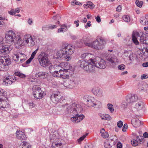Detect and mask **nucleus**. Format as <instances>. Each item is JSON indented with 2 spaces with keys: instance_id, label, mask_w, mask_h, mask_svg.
I'll list each match as a JSON object with an SVG mask.
<instances>
[{
  "instance_id": "obj_1",
  "label": "nucleus",
  "mask_w": 148,
  "mask_h": 148,
  "mask_svg": "<svg viewBox=\"0 0 148 148\" xmlns=\"http://www.w3.org/2000/svg\"><path fill=\"white\" fill-rule=\"evenodd\" d=\"M82 109L81 106L76 103H74L69 105L66 103L59 106L58 109L59 112L63 113L66 111L68 113L73 114L75 116L71 118V120L73 122L78 123L82 121L84 117L83 115L78 114V113L81 112Z\"/></svg>"
},
{
  "instance_id": "obj_2",
  "label": "nucleus",
  "mask_w": 148,
  "mask_h": 148,
  "mask_svg": "<svg viewBox=\"0 0 148 148\" xmlns=\"http://www.w3.org/2000/svg\"><path fill=\"white\" fill-rule=\"evenodd\" d=\"M61 69L59 71H55L52 73L53 76L55 77H61L64 79H68L74 74V68L67 62H62L58 66Z\"/></svg>"
},
{
  "instance_id": "obj_3",
  "label": "nucleus",
  "mask_w": 148,
  "mask_h": 148,
  "mask_svg": "<svg viewBox=\"0 0 148 148\" xmlns=\"http://www.w3.org/2000/svg\"><path fill=\"white\" fill-rule=\"evenodd\" d=\"M74 51L72 46L68 44H63L61 49L57 52V56L59 58L69 61L71 59V55L73 53Z\"/></svg>"
},
{
  "instance_id": "obj_4",
  "label": "nucleus",
  "mask_w": 148,
  "mask_h": 148,
  "mask_svg": "<svg viewBox=\"0 0 148 148\" xmlns=\"http://www.w3.org/2000/svg\"><path fill=\"white\" fill-rule=\"evenodd\" d=\"M99 57H96L95 58H90L88 60L87 62L85 60H80L78 62V64L80 66L81 68L83 69L86 71L90 72L93 71L95 70L96 66V60Z\"/></svg>"
},
{
  "instance_id": "obj_5",
  "label": "nucleus",
  "mask_w": 148,
  "mask_h": 148,
  "mask_svg": "<svg viewBox=\"0 0 148 148\" xmlns=\"http://www.w3.org/2000/svg\"><path fill=\"white\" fill-rule=\"evenodd\" d=\"M139 38L140 43L143 44L148 45V37H146L145 34L143 33H139L136 31L133 32L132 36V41L136 45H138L140 43L137 40Z\"/></svg>"
},
{
  "instance_id": "obj_6",
  "label": "nucleus",
  "mask_w": 148,
  "mask_h": 148,
  "mask_svg": "<svg viewBox=\"0 0 148 148\" xmlns=\"http://www.w3.org/2000/svg\"><path fill=\"white\" fill-rule=\"evenodd\" d=\"M83 99L88 107L92 106L98 108L101 106V103L100 101L96 100L93 97L87 95H85Z\"/></svg>"
},
{
  "instance_id": "obj_7",
  "label": "nucleus",
  "mask_w": 148,
  "mask_h": 148,
  "mask_svg": "<svg viewBox=\"0 0 148 148\" xmlns=\"http://www.w3.org/2000/svg\"><path fill=\"white\" fill-rule=\"evenodd\" d=\"M37 59L40 65L42 67H46L51 64L48 55L46 53L42 52L38 56Z\"/></svg>"
},
{
  "instance_id": "obj_8",
  "label": "nucleus",
  "mask_w": 148,
  "mask_h": 148,
  "mask_svg": "<svg viewBox=\"0 0 148 148\" xmlns=\"http://www.w3.org/2000/svg\"><path fill=\"white\" fill-rule=\"evenodd\" d=\"M11 64L9 56H0V71H6L8 69V65Z\"/></svg>"
},
{
  "instance_id": "obj_9",
  "label": "nucleus",
  "mask_w": 148,
  "mask_h": 148,
  "mask_svg": "<svg viewBox=\"0 0 148 148\" xmlns=\"http://www.w3.org/2000/svg\"><path fill=\"white\" fill-rule=\"evenodd\" d=\"M138 97L137 95L135 94H130L127 96L126 97V100L127 103L125 104L122 103V105H124V107L126 106L128 104L136 102L138 100Z\"/></svg>"
},
{
  "instance_id": "obj_10",
  "label": "nucleus",
  "mask_w": 148,
  "mask_h": 148,
  "mask_svg": "<svg viewBox=\"0 0 148 148\" xmlns=\"http://www.w3.org/2000/svg\"><path fill=\"white\" fill-rule=\"evenodd\" d=\"M5 38L7 42H12L14 41L16 38V34L12 31H9L6 33Z\"/></svg>"
},
{
  "instance_id": "obj_11",
  "label": "nucleus",
  "mask_w": 148,
  "mask_h": 148,
  "mask_svg": "<svg viewBox=\"0 0 148 148\" xmlns=\"http://www.w3.org/2000/svg\"><path fill=\"white\" fill-rule=\"evenodd\" d=\"M12 49V47L11 46H9L3 45L0 42V53L3 54L9 53Z\"/></svg>"
},
{
  "instance_id": "obj_12",
  "label": "nucleus",
  "mask_w": 148,
  "mask_h": 148,
  "mask_svg": "<svg viewBox=\"0 0 148 148\" xmlns=\"http://www.w3.org/2000/svg\"><path fill=\"white\" fill-rule=\"evenodd\" d=\"M62 98L60 92H57L53 93L51 96L50 99L53 103H56L61 100Z\"/></svg>"
},
{
  "instance_id": "obj_13",
  "label": "nucleus",
  "mask_w": 148,
  "mask_h": 148,
  "mask_svg": "<svg viewBox=\"0 0 148 148\" xmlns=\"http://www.w3.org/2000/svg\"><path fill=\"white\" fill-rule=\"evenodd\" d=\"M107 60L109 63L113 67L115 66L119 63V61L117 57L114 55H112L106 58Z\"/></svg>"
},
{
  "instance_id": "obj_14",
  "label": "nucleus",
  "mask_w": 148,
  "mask_h": 148,
  "mask_svg": "<svg viewBox=\"0 0 148 148\" xmlns=\"http://www.w3.org/2000/svg\"><path fill=\"white\" fill-rule=\"evenodd\" d=\"M91 91L93 94L98 97H101L103 96V91L99 87H94L92 89Z\"/></svg>"
},
{
  "instance_id": "obj_15",
  "label": "nucleus",
  "mask_w": 148,
  "mask_h": 148,
  "mask_svg": "<svg viewBox=\"0 0 148 148\" xmlns=\"http://www.w3.org/2000/svg\"><path fill=\"white\" fill-rule=\"evenodd\" d=\"M96 62H97V63H96V67L102 69H105L106 67V61L104 60L101 59L98 62H97V60H96Z\"/></svg>"
},
{
  "instance_id": "obj_16",
  "label": "nucleus",
  "mask_w": 148,
  "mask_h": 148,
  "mask_svg": "<svg viewBox=\"0 0 148 148\" xmlns=\"http://www.w3.org/2000/svg\"><path fill=\"white\" fill-rule=\"evenodd\" d=\"M138 89L140 91L148 93V85L145 82L140 84Z\"/></svg>"
},
{
  "instance_id": "obj_17",
  "label": "nucleus",
  "mask_w": 148,
  "mask_h": 148,
  "mask_svg": "<svg viewBox=\"0 0 148 148\" xmlns=\"http://www.w3.org/2000/svg\"><path fill=\"white\" fill-rule=\"evenodd\" d=\"M44 92L41 90L33 94L34 97L36 99H40L44 96Z\"/></svg>"
},
{
  "instance_id": "obj_18",
  "label": "nucleus",
  "mask_w": 148,
  "mask_h": 148,
  "mask_svg": "<svg viewBox=\"0 0 148 148\" xmlns=\"http://www.w3.org/2000/svg\"><path fill=\"white\" fill-rule=\"evenodd\" d=\"M48 76V74L46 72L44 71H40L35 74V76L36 77L41 79L46 78Z\"/></svg>"
},
{
  "instance_id": "obj_19",
  "label": "nucleus",
  "mask_w": 148,
  "mask_h": 148,
  "mask_svg": "<svg viewBox=\"0 0 148 148\" xmlns=\"http://www.w3.org/2000/svg\"><path fill=\"white\" fill-rule=\"evenodd\" d=\"M10 105L7 103V102L2 99L0 98V109L2 110L9 108Z\"/></svg>"
},
{
  "instance_id": "obj_20",
  "label": "nucleus",
  "mask_w": 148,
  "mask_h": 148,
  "mask_svg": "<svg viewBox=\"0 0 148 148\" xmlns=\"http://www.w3.org/2000/svg\"><path fill=\"white\" fill-rule=\"evenodd\" d=\"M75 84V83L73 81L67 80L64 83L65 86L69 88H73Z\"/></svg>"
},
{
  "instance_id": "obj_21",
  "label": "nucleus",
  "mask_w": 148,
  "mask_h": 148,
  "mask_svg": "<svg viewBox=\"0 0 148 148\" xmlns=\"http://www.w3.org/2000/svg\"><path fill=\"white\" fill-rule=\"evenodd\" d=\"M62 143L58 140V139H56L55 141L52 143V148H62Z\"/></svg>"
},
{
  "instance_id": "obj_22",
  "label": "nucleus",
  "mask_w": 148,
  "mask_h": 148,
  "mask_svg": "<svg viewBox=\"0 0 148 148\" xmlns=\"http://www.w3.org/2000/svg\"><path fill=\"white\" fill-rule=\"evenodd\" d=\"M115 145L114 142L111 139L107 140L104 143L105 148H111L113 145Z\"/></svg>"
},
{
  "instance_id": "obj_23",
  "label": "nucleus",
  "mask_w": 148,
  "mask_h": 148,
  "mask_svg": "<svg viewBox=\"0 0 148 148\" xmlns=\"http://www.w3.org/2000/svg\"><path fill=\"white\" fill-rule=\"evenodd\" d=\"M17 43L15 45L16 46L17 45L18 48L19 49L26 45L25 41H24V40H23L20 36H19L17 38ZM16 46L17 47V46Z\"/></svg>"
},
{
  "instance_id": "obj_24",
  "label": "nucleus",
  "mask_w": 148,
  "mask_h": 148,
  "mask_svg": "<svg viewBox=\"0 0 148 148\" xmlns=\"http://www.w3.org/2000/svg\"><path fill=\"white\" fill-rule=\"evenodd\" d=\"M79 44L80 45L78 46V47H81L83 46L84 45L86 46H88L89 47H91L92 48V42L90 43V42H86L85 41H84L83 40H80V41L79 42Z\"/></svg>"
},
{
  "instance_id": "obj_25",
  "label": "nucleus",
  "mask_w": 148,
  "mask_h": 148,
  "mask_svg": "<svg viewBox=\"0 0 148 148\" xmlns=\"http://www.w3.org/2000/svg\"><path fill=\"white\" fill-rule=\"evenodd\" d=\"M16 136L19 139H25L26 137L22 131L17 130Z\"/></svg>"
},
{
  "instance_id": "obj_26",
  "label": "nucleus",
  "mask_w": 148,
  "mask_h": 148,
  "mask_svg": "<svg viewBox=\"0 0 148 148\" xmlns=\"http://www.w3.org/2000/svg\"><path fill=\"white\" fill-rule=\"evenodd\" d=\"M99 42V46L100 47V49L103 48V46L106 44V40L102 37H100L99 40H97Z\"/></svg>"
},
{
  "instance_id": "obj_27",
  "label": "nucleus",
  "mask_w": 148,
  "mask_h": 148,
  "mask_svg": "<svg viewBox=\"0 0 148 148\" xmlns=\"http://www.w3.org/2000/svg\"><path fill=\"white\" fill-rule=\"evenodd\" d=\"M19 147L20 148H30L31 146L27 143L25 141H21L20 143Z\"/></svg>"
},
{
  "instance_id": "obj_28",
  "label": "nucleus",
  "mask_w": 148,
  "mask_h": 148,
  "mask_svg": "<svg viewBox=\"0 0 148 148\" xmlns=\"http://www.w3.org/2000/svg\"><path fill=\"white\" fill-rule=\"evenodd\" d=\"M124 54L125 56L128 57L130 60L132 61L133 60V54L131 51H126L124 52Z\"/></svg>"
},
{
  "instance_id": "obj_29",
  "label": "nucleus",
  "mask_w": 148,
  "mask_h": 148,
  "mask_svg": "<svg viewBox=\"0 0 148 148\" xmlns=\"http://www.w3.org/2000/svg\"><path fill=\"white\" fill-rule=\"evenodd\" d=\"M84 6L86 8H90L91 9L93 8L95 6L92 3L91 1H88L84 5Z\"/></svg>"
},
{
  "instance_id": "obj_30",
  "label": "nucleus",
  "mask_w": 148,
  "mask_h": 148,
  "mask_svg": "<svg viewBox=\"0 0 148 148\" xmlns=\"http://www.w3.org/2000/svg\"><path fill=\"white\" fill-rule=\"evenodd\" d=\"M20 11V8H17L15 9H12L10 11H8L9 14L12 15H14L16 13H18Z\"/></svg>"
},
{
  "instance_id": "obj_31",
  "label": "nucleus",
  "mask_w": 148,
  "mask_h": 148,
  "mask_svg": "<svg viewBox=\"0 0 148 148\" xmlns=\"http://www.w3.org/2000/svg\"><path fill=\"white\" fill-rule=\"evenodd\" d=\"M100 133L101 136L103 138H107L109 136V135L107 132L105 131L103 128H102L100 130Z\"/></svg>"
},
{
  "instance_id": "obj_32",
  "label": "nucleus",
  "mask_w": 148,
  "mask_h": 148,
  "mask_svg": "<svg viewBox=\"0 0 148 148\" xmlns=\"http://www.w3.org/2000/svg\"><path fill=\"white\" fill-rule=\"evenodd\" d=\"M32 38V36L29 34L25 35L23 40L25 41L26 44H27L29 43V40L31 39Z\"/></svg>"
},
{
  "instance_id": "obj_33",
  "label": "nucleus",
  "mask_w": 148,
  "mask_h": 148,
  "mask_svg": "<svg viewBox=\"0 0 148 148\" xmlns=\"http://www.w3.org/2000/svg\"><path fill=\"white\" fill-rule=\"evenodd\" d=\"M143 103L142 101H139L136 104L135 107L138 110H141L143 108Z\"/></svg>"
},
{
  "instance_id": "obj_34",
  "label": "nucleus",
  "mask_w": 148,
  "mask_h": 148,
  "mask_svg": "<svg viewBox=\"0 0 148 148\" xmlns=\"http://www.w3.org/2000/svg\"><path fill=\"white\" fill-rule=\"evenodd\" d=\"M99 42L97 40H96L92 42V48H93L95 49H100V47L98 45Z\"/></svg>"
},
{
  "instance_id": "obj_35",
  "label": "nucleus",
  "mask_w": 148,
  "mask_h": 148,
  "mask_svg": "<svg viewBox=\"0 0 148 148\" xmlns=\"http://www.w3.org/2000/svg\"><path fill=\"white\" fill-rule=\"evenodd\" d=\"M3 84H4L5 85H9L11 84L13 82H14V81L13 80H9L8 78H6L3 81Z\"/></svg>"
},
{
  "instance_id": "obj_36",
  "label": "nucleus",
  "mask_w": 148,
  "mask_h": 148,
  "mask_svg": "<svg viewBox=\"0 0 148 148\" xmlns=\"http://www.w3.org/2000/svg\"><path fill=\"white\" fill-rule=\"evenodd\" d=\"M140 23L141 24L143 25H147L148 24V21L144 17L141 18Z\"/></svg>"
},
{
  "instance_id": "obj_37",
  "label": "nucleus",
  "mask_w": 148,
  "mask_h": 148,
  "mask_svg": "<svg viewBox=\"0 0 148 148\" xmlns=\"http://www.w3.org/2000/svg\"><path fill=\"white\" fill-rule=\"evenodd\" d=\"M14 75H15L18 76L22 78H24L25 77V74L18 71L15 72Z\"/></svg>"
},
{
  "instance_id": "obj_38",
  "label": "nucleus",
  "mask_w": 148,
  "mask_h": 148,
  "mask_svg": "<svg viewBox=\"0 0 148 148\" xmlns=\"http://www.w3.org/2000/svg\"><path fill=\"white\" fill-rule=\"evenodd\" d=\"M41 90V88L38 86H34L33 88V94Z\"/></svg>"
},
{
  "instance_id": "obj_39",
  "label": "nucleus",
  "mask_w": 148,
  "mask_h": 148,
  "mask_svg": "<svg viewBox=\"0 0 148 148\" xmlns=\"http://www.w3.org/2000/svg\"><path fill=\"white\" fill-rule=\"evenodd\" d=\"M91 56V55L90 54L88 53H84L82 55H81V57L82 58H85L86 60H87L88 61V60H87V58H90V56ZM90 59V58H89V59Z\"/></svg>"
},
{
  "instance_id": "obj_40",
  "label": "nucleus",
  "mask_w": 148,
  "mask_h": 148,
  "mask_svg": "<svg viewBox=\"0 0 148 148\" xmlns=\"http://www.w3.org/2000/svg\"><path fill=\"white\" fill-rule=\"evenodd\" d=\"M20 58V55L14 53L13 55L12 58L13 60L16 62L18 61L19 58Z\"/></svg>"
},
{
  "instance_id": "obj_41",
  "label": "nucleus",
  "mask_w": 148,
  "mask_h": 148,
  "mask_svg": "<svg viewBox=\"0 0 148 148\" xmlns=\"http://www.w3.org/2000/svg\"><path fill=\"white\" fill-rule=\"evenodd\" d=\"M108 109L109 110L110 112L112 113L114 111V109L113 105L111 103H108L107 104Z\"/></svg>"
},
{
  "instance_id": "obj_42",
  "label": "nucleus",
  "mask_w": 148,
  "mask_h": 148,
  "mask_svg": "<svg viewBox=\"0 0 148 148\" xmlns=\"http://www.w3.org/2000/svg\"><path fill=\"white\" fill-rule=\"evenodd\" d=\"M122 18L123 20L126 22H129L130 21V17L128 15H124Z\"/></svg>"
},
{
  "instance_id": "obj_43",
  "label": "nucleus",
  "mask_w": 148,
  "mask_h": 148,
  "mask_svg": "<svg viewBox=\"0 0 148 148\" xmlns=\"http://www.w3.org/2000/svg\"><path fill=\"white\" fill-rule=\"evenodd\" d=\"M135 3L138 7L141 8L143 5V2L142 1H140L138 0H136L135 1Z\"/></svg>"
},
{
  "instance_id": "obj_44",
  "label": "nucleus",
  "mask_w": 148,
  "mask_h": 148,
  "mask_svg": "<svg viewBox=\"0 0 148 148\" xmlns=\"http://www.w3.org/2000/svg\"><path fill=\"white\" fill-rule=\"evenodd\" d=\"M35 42L33 38L29 40V43L27 44L28 45V46L30 47H32L34 46L35 45Z\"/></svg>"
},
{
  "instance_id": "obj_45",
  "label": "nucleus",
  "mask_w": 148,
  "mask_h": 148,
  "mask_svg": "<svg viewBox=\"0 0 148 148\" xmlns=\"http://www.w3.org/2000/svg\"><path fill=\"white\" fill-rule=\"evenodd\" d=\"M59 18H60V16L59 15H57L56 16H53L52 19L54 20H56L57 21V23H58V24H59L60 22L59 21Z\"/></svg>"
},
{
  "instance_id": "obj_46",
  "label": "nucleus",
  "mask_w": 148,
  "mask_h": 148,
  "mask_svg": "<svg viewBox=\"0 0 148 148\" xmlns=\"http://www.w3.org/2000/svg\"><path fill=\"white\" fill-rule=\"evenodd\" d=\"M7 92L3 89L0 88V96H6Z\"/></svg>"
},
{
  "instance_id": "obj_47",
  "label": "nucleus",
  "mask_w": 148,
  "mask_h": 148,
  "mask_svg": "<svg viewBox=\"0 0 148 148\" xmlns=\"http://www.w3.org/2000/svg\"><path fill=\"white\" fill-rule=\"evenodd\" d=\"M88 135V134H86L84 135H83V136L80 137L79 139H78V142L79 143L81 142L82 141L84 138L86 137Z\"/></svg>"
},
{
  "instance_id": "obj_48",
  "label": "nucleus",
  "mask_w": 148,
  "mask_h": 148,
  "mask_svg": "<svg viewBox=\"0 0 148 148\" xmlns=\"http://www.w3.org/2000/svg\"><path fill=\"white\" fill-rule=\"evenodd\" d=\"M38 50V48L37 49H36L34 52H32L30 57L32 59L34 58V56L37 53Z\"/></svg>"
},
{
  "instance_id": "obj_49",
  "label": "nucleus",
  "mask_w": 148,
  "mask_h": 148,
  "mask_svg": "<svg viewBox=\"0 0 148 148\" xmlns=\"http://www.w3.org/2000/svg\"><path fill=\"white\" fill-rule=\"evenodd\" d=\"M138 140H132L131 143L132 145L134 146H136L138 145Z\"/></svg>"
},
{
  "instance_id": "obj_50",
  "label": "nucleus",
  "mask_w": 148,
  "mask_h": 148,
  "mask_svg": "<svg viewBox=\"0 0 148 148\" xmlns=\"http://www.w3.org/2000/svg\"><path fill=\"white\" fill-rule=\"evenodd\" d=\"M22 56H23V57H25V55L23 53H20V62L22 63L25 60V58H22L21 57Z\"/></svg>"
},
{
  "instance_id": "obj_51",
  "label": "nucleus",
  "mask_w": 148,
  "mask_h": 148,
  "mask_svg": "<svg viewBox=\"0 0 148 148\" xmlns=\"http://www.w3.org/2000/svg\"><path fill=\"white\" fill-rule=\"evenodd\" d=\"M125 66L123 64L119 65L118 66V69L119 70L123 71L125 69Z\"/></svg>"
},
{
  "instance_id": "obj_52",
  "label": "nucleus",
  "mask_w": 148,
  "mask_h": 148,
  "mask_svg": "<svg viewBox=\"0 0 148 148\" xmlns=\"http://www.w3.org/2000/svg\"><path fill=\"white\" fill-rule=\"evenodd\" d=\"M111 119V117L108 114H105V120L109 121Z\"/></svg>"
},
{
  "instance_id": "obj_53",
  "label": "nucleus",
  "mask_w": 148,
  "mask_h": 148,
  "mask_svg": "<svg viewBox=\"0 0 148 148\" xmlns=\"http://www.w3.org/2000/svg\"><path fill=\"white\" fill-rule=\"evenodd\" d=\"M6 78H8L9 80H13L14 82L16 80V77L14 76H9L8 77H6Z\"/></svg>"
},
{
  "instance_id": "obj_54",
  "label": "nucleus",
  "mask_w": 148,
  "mask_h": 148,
  "mask_svg": "<svg viewBox=\"0 0 148 148\" xmlns=\"http://www.w3.org/2000/svg\"><path fill=\"white\" fill-rule=\"evenodd\" d=\"M117 125L119 128L121 127L123 125V122L121 121H119L117 123Z\"/></svg>"
},
{
  "instance_id": "obj_55",
  "label": "nucleus",
  "mask_w": 148,
  "mask_h": 148,
  "mask_svg": "<svg viewBox=\"0 0 148 148\" xmlns=\"http://www.w3.org/2000/svg\"><path fill=\"white\" fill-rule=\"evenodd\" d=\"M143 137L142 136H139L137 137V139L138 141L141 142L143 139Z\"/></svg>"
},
{
  "instance_id": "obj_56",
  "label": "nucleus",
  "mask_w": 148,
  "mask_h": 148,
  "mask_svg": "<svg viewBox=\"0 0 148 148\" xmlns=\"http://www.w3.org/2000/svg\"><path fill=\"white\" fill-rule=\"evenodd\" d=\"M66 31V29L65 28H62L61 27L60 28L58 29V33H60L61 32H64Z\"/></svg>"
},
{
  "instance_id": "obj_57",
  "label": "nucleus",
  "mask_w": 148,
  "mask_h": 148,
  "mask_svg": "<svg viewBox=\"0 0 148 148\" xmlns=\"http://www.w3.org/2000/svg\"><path fill=\"white\" fill-rule=\"evenodd\" d=\"M127 127V124H125L123 127L122 131L123 132H125L126 131V130Z\"/></svg>"
},
{
  "instance_id": "obj_58",
  "label": "nucleus",
  "mask_w": 148,
  "mask_h": 148,
  "mask_svg": "<svg viewBox=\"0 0 148 148\" xmlns=\"http://www.w3.org/2000/svg\"><path fill=\"white\" fill-rule=\"evenodd\" d=\"M91 25L90 24V21H88L86 25H85V28H87L88 27H90Z\"/></svg>"
},
{
  "instance_id": "obj_59",
  "label": "nucleus",
  "mask_w": 148,
  "mask_h": 148,
  "mask_svg": "<svg viewBox=\"0 0 148 148\" xmlns=\"http://www.w3.org/2000/svg\"><path fill=\"white\" fill-rule=\"evenodd\" d=\"M57 27V26L55 25L49 26V29H53L56 28Z\"/></svg>"
},
{
  "instance_id": "obj_60",
  "label": "nucleus",
  "mask_w": 148,
  "mask_h": 148,
  "mask_svg": "<svg viewBox=\"0 0 148 148\" xmlns=\"http://www.w3.org/2000/svg\"><path fill=\"white\" fill-rule=\"evenodd\" d=\"M27 23L29 25H32L33 23L32 19L29 18L27 21Z\"/></svg>"
},
{
  "instance_id": "obj_61",
  "label": "nucleus",
  "mask_w": 148,
  "mask_h": 148,
  "mask_svg": "<svg viewBox=\"0 0 148 148\" xmlns=\"http://www.w3.org/2000/svg\"><path fill=\"white\" fill-rule=\"evenodd\" d=\"M42 30L43 31H45L49 29V26H43L42 27Z\"/></svg>"
},
{
  "instance_id": "obj_62",
  "label": "nucleus",
  "mask_w": 148,
  "mask_h": 148,
  "mask_svg": "<svg viewBox=\"0 0 148 148\" xmlns=\"http://www.w3.org/2000/svg\"><path fill=\"white\" fill-rule=\"evenodd\" d=\"M99 115L101 118V119L105 120V114L99 113Z\"/></svg>"
},
{
  "instance_id": "obj_63",
  "label": "nucleus",
  "mask_w": 148,
  "mask_h": 148,
  "mask_svg": "<svg viewBox=\"0 0 148 148\" xmlns=\"http://www.w3.org/2000/svg\"><path fill=\"white\" fill-rule=\"evenodd\" d=\"M122 145L120 142H119L117 144V148H122Z\"/></svg>"
},
{
  "instance_id": "obj_64",
  "label": "nucleus",
  "mask_w": 148,
  "mask_h": 148,
  "mask_svg": "<svg viewBox=\"0 0 148 148\" xmlns=\"http://www.w3.org/2000/svg\"><path fill=\"white\" fill-rule=\"evenodd\" d=\"M85 148H93V146L91 144H89L86 145L85 147Z\"/></svg>"
}]
</instances>
